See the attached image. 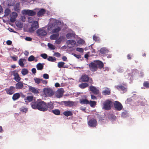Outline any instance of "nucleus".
Wrapping results in <instances>:
<instances>
[{"label":"nucleus","mask_w":149,"mask_h":149,"mask_svg":"<svg viewBox=\"0 0 149 149\" xmlns=\"http://www.w3.org/2000/svg\"><path fill=\"white\" fill-rule=\"evenodd\" d=\"M45 102L41 100H38L36 101L33 102L31 103V107L35 109L45 111Z\"/></svg>","instance_id":"f257e3e1"},{"label":"nucleus","mask_w":149,"mask_h":149,"mask_svg":"<svg viewBox=\"0 0 149 149\" xmlns=\"http://www.w3.org/2000/svg\"><path fill=\"white\" fill-rule=\"evenodd\" d=\"M112 102L111 101L107 100L103 102V109L106 110H109L111 109Z\"/></svg>","instance_id":"f03ea898"},{"label":"nucleus","mask_w":149,"mask_h":149,"mask_svg":"<svg viewBox=\"0 0 149 149\" xmlns=\"http://www.w3.org/2000/svg\"><path fill=\"white\" fill-rule=\"evenodd\" d=\"M44 94L47 97H51L54 95V91L52 88H45L43 89Z\"/></svg>","instance_id":"7ed1b4c3"},{"label":"nucleus","mask_w":149,"mask_h":149,"mask_svg":"<svg viewBox=\"0 0 149 149\" xmlns=\"http://www.w3.org/2000/svg\"><path fill=\"white\" fill-rule=\"evenodd\" d=\"M88 91L95 95H98L100 93V91L99 89L92 85L90 86Z\"/></svg>","instance_id":"20e7f679"},{"label":"nucleus","mask_w":149,"mask_h":149,"mask_svg":"<svg viewBox=\"0 0 149 149\" xmlns=\"http://www.w3.org/2000/svg\"><path fill=\"white\" fill-rule=\"evenodd\" d=\"M6 93L9 95H12L15 91V88L14 86H11L9 87L6 88L4 89Z\"/></svg>","instance_id":"39448f33"},{"label":"nucleus","mask_w":149,"mask_h":149,"mask_svg":"<svg viewBox=\"0 0 149 149\" xmlns=\"http://www.w3.org/2000/svg\"><path fill=\"white\" fill-rule=\"evenodd\" d=\"M39 27L38 23V21H35L32 24L29 30L31 32H33Z\"/></svg>","instance_id":"423d86ee"},{"label":"nucleus","mask_w":149,"mask_h":149,"mask_svg":"<svg viewBox=\"0 0 149 149\" xmlns=\"http://www.w3.org/2000/svg\"><path fill=\"white\" fill-rule=\"evenodd\" d=\"M88 124L90 127H95L97 125V122L95 119L91 118L88 121Z\"/></svg>","instance_id":"0eeeda50"},{"label":"nucleus","mask_w":149,"mask_h":149,"mask_svg":"<svg viewBox=\"0 0 149 149\" xmlns=\"http://www.w3.org/2000/svg\"><path fill=\"white\" fill-rule=\"evenodd\" d=\"M36 33L38 36L40 37L44 36L47 34V32L42 28H40L36 31Z\"/></svg>","instance_id":"6e6552de"},{"label":"nucleus","mask_w":149,"mask_h":149,"mask_svg":"<svg viewBox=\"0 0 149 149\" xmlns=\"http://www.w3.org/2000/svg\"><path fill=\"white\" fill-rule=\"evenodd\" d=\"M45 105L46 106H45L44 109L45 111L47 110H48L49 111H51L52 109H53L54 108L53 104L51 102L47 103H45Z\"/></svg>","instance_id":"1a4fd4ad"},{"label":"nucleus","mask_w":149,"mask_h":149,"mask_svg":"<svg viewBox=\"0 0 149 149\" xmlns=\"http://www.w3.org/2000/svg\"><path fill=\"white\" fill-rule=\"evenodd\" d=\"M115 87L118 91H122L124 92L127 90V86L125 84H123L120 85L115 86Z\"/></svg>","instance_id":"9d476101"},{"label":"nucleus","mask_w":149,"mask_h":149,"mask_svg":"<svg viewBox=\"0 0 149 149\" xmlns=\"http://www.w3.org/2000/svg\"><path fill=\"white\" fill-rule=\"evenodd\" d=\"M64 92V89L63 88L58 89L56 92V97L58 98L61 97L63 95Z\"/></svg>","instance_id":"9b49d317"},{"label":"nucleus","mask_w":149,"mask_h":149,"mask_svg":"<svg viewBox=\"0 0 149 149\" xmlns=\"http://www.w3.org/2000/svg\"><path fill=\"white\" fill-rule=\"evenodd\" d=\"M114 106L117 110L120 111L123 108V106L118 101H116L114 103Z\"/></svg>","instance_id":"f8f14e48"},{"label":"nucleus","mask_w":149,"mask_h":149,"mask_svg":"<svg viewBox=\"0 0 149 149\" xmlns=\"http://www.w3.org/2000/svg\"><path fill=\"white\" fill-rule=\"evenodd\" d=\"M93 62H95V63L97 66V69L98 68L100 69H101L104 66L103 63L100 61L98 60H95Z\"/></svg>","instance_id":"ddd939ff"},{"label":"nucleus","mask_w":149,"mask_h":149,"mask_svg":"<svg viewBox=\"0 0 149 149\" xmlns=\"http://www.w3.org/2000/svg\"><path fill=\"white\" fill-rule=\"evenodd\" d=\"M89 66L91 70L93 72H94L97 70V68L95 62L90 63L89 65Z\"/></svg>","instance_id":"4468645a"},{"label":"nucleus","mask_w":149,"mask_h":149,"mask_svg":"<svg viewBox=\"0 0 149 149\" xmlns=\"http://www.w3.org/2000/svg\"><path fill=\"white\" fill-rule=\"evenodd\" d=\"M14 76V79L17 82H19L21 78L16 70H15L12 72Z\"/></svg>","instance_id":"2eb2a0df"},{"label":"nucleus","mask_w":149,"mask_h":149,"mask_svg":"<svg viewBox=\"0 0 149 149\" xmlns=\"http://www.w3.org/2000/svg\"><path fill=\"white\" fill-rule=\"evenodd\" d=\"M90 79V78L88 76L85 74L81 76L80 79V81L82 82H87Z\"/></svg>","instance_id":"dca6fc26"},{"label":"nucleus","mask_w":149,"mask_h":149,"mask_svg":"<svg viewBox=\"0 0 149 149\" xmlns=\"http://www.w3.org/2000/svg\"><path fill=\"white\" fill-rule=\"evenodd\" d=\"M23 13L29 16H33L36 15V13L33 10H24Z\"/></svg>","instance_id":"f3484780"},{"label":"nucleus","mask_w":149,"mask_h":149,"mask_svg":"<svg viewBox=\"0 0 149 149\" xmlns=\"http://www.w3.org/2000/svg\"><path fill=\"white\" fill-rule=\"evenodd\" d=\"M29 91L34 94H38L39 93V92L38 89L36 88L35 87L30 86L29 88Z\"/></svg>","instance_id":"a211bd4d"},{"label":"nucleus","mask_w":149,"mask_h":149,"mask_svg":"<svg viewBox=\"0 0 149 149\" xmlns=\"http://www.w3.org/2000/svg\"><path fill=\"white\" fill-rule=\"evenodd\" d=\"M24 86L23 84V83L18 82L15 85V88L17 89H21L23 88Z\"/></svg>","instance_id":"6ab92c4d"},{"label":"nucleus","mask_w":149,"mask_h":149,"mask_svg":"<svg viewBox=\"0 0 149 149\" xmlns=\"http://www.w3.org/2000/svg\"><path fill=\"white\" fill-rule=\"evenodd\" d=\"M67 43L68 45H71V46L70 47H72L75 46L76 42L73 40H70L67 41Z\"/></svg>","instance_id":"aec40b11"},{"label":"nucleus","mask_w":149,"mask_h":149,"mask_svg":"<svg viewBox=\"0 0 149 149\" xmlns=\"http://www.w3.org/2000/svg\"><path fill=\"white\" fill-rule=\"evenodd\" d=\"M20 97L19 93H16L13 94L12 96V99L14 101L18 100Z\"/></svg>","instance_id":"412c9836"},{"label":"nucleus","mask_w":149,"mask_h":149,"mask_svg":"<svg viewBox=\"0 0 149 149\" xmlns=\"http://www.w3.org/2000/svg\"><path fill=\"white\" fill-rule=\"evenodd\" d=\"M63 113L65 116L66 117L71 116L73 115L72 111L70 110L64 111Z\"/></svg>","instance_id":"4be33fe9"},{"label":"nucleus","mask_w":149,"mask_h":149,"mask_svg":"<svg viewBox=\"0 0 149 149\" xmlns=\"http://www.w3.org/2000/svg\"><path fill=\"white\" fill-rule=\"evenodd\" d=\"M65 63L63 62H59L58 63V67L59 68H67L68 67L67 65H64Z\"/></svg>","instance_id":"5701e85b"},{"label":"nucleus","mask_w":149,"mask_h":149,"mask_svg":"<svg viewBox=\"0 0 149 149\" xmlns=\"http://www.w3.org/2000/svg\"><path fill=\"white\" fill-rule=\"evenodd\" d=\"M99 51L101 54L107 53L109 52V50L105 47H102L101 48Z\"/></svg>","instance_id":"b1692460"},{"label":"nucleus","mask_w":149,"mask_h":149,"mask_svg":"<svg viewBox=\"0 0 149 149\" xmlns=\"http://www.w3.org/2000/svg\"><path fill=\"white\" fill-rule=\"evenodd\" d=\"M14 10L17 12H19L20 10V4L19 3H16L14 6Z\"/></svg>","instance_id":"393cba45"},{"label":"nucleus","mask_w":149,"mask_h":149,"mask_svg":"<svg viewBox=\"0 0 149 149\" xmlns=\"http://www.w3.org/2000/svg\"><path fill=\"white\" fill-rule=\"evenodd\" d=\"M45 10L44 9H40L37 13V16L38 17H41L42 15L45 14Z\"/></svg>","instance_id":"a878e982"},{"label":"nucleus","mask_w":149,"mask_h":149,"mask_svg":"<svg viewBox=\"0 0 149 149\" xmlns=\"http://www.w3.org/2000/svg\"><path fill=\"white\" fill-rule=\"evenodd\" d=\"M80 102L81 104H89V101L87 99H82L80 100Z\"/></svg>","instance_id":"bb28decb"},{"label":"nucleus","mask_w":149,"mask_h":149,"mask_svg":"<svg viewBox=\"0 0 149 149\" xmlns=\"http://www.w3.org/2000/svg\"><path fill=\"white\" fill-rule=\"evenodd\" d=\"M44 64L39 63L36 65V68L38 70H42L43 68Z\"/></svg>","instance_id":"cd10ccee"},{"label":"nucleus","mask_w":149,"mask_h":149,"mask_svg":"<svg viewBox=\"0 0 149 149\" xmlns=\"http://www.w3.org/2000/svg\"><path fill=\"white\" fill-rule=\"evenodd\" d=\"M89 86L88 84L87 83H82L79 85V87L81 89H84L87 87Z\"/></svg>","instance_id":"c85d7f7f"},{"label":"nucleus","mask_w":149,"mask_h":149,"mask_svg":"<svg viewBox=\"0 0 149 149\" xmlns=\"http://www.w3.org/2000/svg\"><path fill=\"white\" fill-rule=\"evenodd\" d=\"M111 93V90L109 88L104 90L102 92V94L104 95H109Z\"/></svg>","instance_id":"c756f323"},{"label":"nucleus","mask_w":149,"mask_h":149,"mask_svg":"<svg viewBox=\"0 0 149 149\" xmlns=\"http://www.w3.org/2000/svg\"><path fill=\"white\" fill-rule=\"evenodd\" d=\"M63 39L64 38L63 36H61L58 38L56 39L55 43L59 45L61 43Z\"/></svg>","instance_id":"7c9ffc66"},{"label":"nucleus","mask_w":149,"mask_h":149,"mask_svg":"<svg viewBox=\"0 0 149 149\" xmlns=\"http://www.w3.org/2000/svg\"><path fill=\"white\" fill-rule=\"evenodd\" d=\"M59 36V34L58 33L53 34L51 35L50 38L52 40H56L57 38Z\"/></svg>","instance_id":"2f4dec72"},{"label":"nucleus","mask_w":149,"mask_h":149,"mask_svg":"<svg viewBox=\"0 0 149 149\" xmlns=\"http://www.w3.org/2000/svg\"><path fill=\"white\" fill-rule=\"evenodd\" d=\"M51 112L56 115H59L60 114V111L58 109H55L52 110Z\"/></svg>","instance_id":"473e14b6"},{"label":"nucleus","mask_w":149,"mask_h":149,"mask_svg":"<svg viewBox=\"0 0 149 149\" xmlns=\"http://www.w3.org/2000/svg\"><path fill=\"white\" fill-rule=\"evenodd\" d=\"M62 103H63L66 106H70L72 104V102L70 101H62Z\"/></svg>","instance_id":"72a5a7b5"},{"label":"nucleus","mask_w":149,"mask_h":149,"mask_svg":"<svg viewBox=\"0 0 149 149\" xmlns=\"http://www.w3.org/2000/svg\"><path fill=\"white\" fill-rule=\"evenodd\" d=\"M61 30V28L59 27H57L56 28H54L53 29L52 31V33H57L60 31Z\"/></svg>","instance_id":"f704fd0d"},{"label":"nucleus","mask_w":149,"mask_h":149,"mask_svg":"<svg viewBox=\"0 0 149 149\" xmlns=\"http://www.w3.org/2000/svg\"><path fill=\"white\" fill-rule=\"evenodd\" d=\"M28 73V71L27 69L24 68L22 69L21 73L23 75L27 74Z\"/></svg>","instance_id":"c9c22d12"},{"label":"nucleus","mask_w":149,"mask_h":149,"mask_svg":"<svg viewBox=\"0 0 149 149\" xmlns=\"http://www.w3.org/2000/svg\"><path fill=\"white\" fill-rule=\"evenodd\" d=\"M129 116L128 113L127 111H124L122 113L121 117L123 118H125Z\"/></svg>","instance_id":"e433bc0d"},{"label":"nucleus","mask_w":149,"mask_h":149,"mask_svg":"<svg viewBox=\"0 0 149 149\" xmlns=\"http://www.w3.org/2000/svg\"><path fill=\"white\" fill-rule=\"evenodd\" d=\"M89 104L91 107H93L96 105V103L95 101H90Z\"/></svg>","instance_id":"4c0bfd02"},{"label":"nucleus","mask_w":149,"mask_h":149,"mask_svg":"<svg viewBox=\"0 0 149 149\" xmlns=\"http://www.w3.org/2000/svg\"><path fill=\"white\" fill-rule=\"evenodd\" d=\"M23 59H20L18 63L20 66L23 67L24 65V64L23 63Z\"/></svg>","instance_id":"58836bf2"},{"label":"nucleus","mask_w":149,"mask_h":149,"mask_svg":"<svg viewBox=\"0 0 149 149\" xmlns=\"http://www.w3.org/2000/svg\"><path fill=\"white\" fill-rule=\"evenodd\" d=\"M143 86L147 88H149V82L148 81H145L143 84Z\"/></svg>","instance_id":"ea45409f"},{"label":"nucleus","mask_w":149,"mask_h":149,"mask_svg":"<svg viewBox=\"0 0 149 149\" xmlns=\"http://www.w3.org/2000/svg\"><path fill=\"white\" fill-rule=\"evenodd\" d=\"M47 60L53 62L56 60V58L54 57L49 56Z\"/></svg>","instance_id":"a19ab883"},{"label":"nucleus","mask_w":149,"mask_h":149,"mask_svg":"<svg viewBox=\"0 0 149 149\" xmlns=\"http://www.w3.org/2000/svg\"><path fill=\"white\" fill-rule=\"evenodd\" d=\"M48 46L50 49L52 50H54L55 49V46L49 43L48 44Z\"/></svg>","instance_id":"79ce46f5"},{"label":"nucleus","mask_w":149,"mask_h":149,"mask_svg":"<svg viewBox=\"0 0 149 149\" xmlns=\"http://www.w3.org/2000/svg\"><path fill=\"white\" fill-rule=\"evenodd\" d=\"M34 80L35 82L38 84H39L41 82V79L36 77L34 78Z\"/></svg>","instance_id":"37998d69"},{"label":"nucleus","mask_w":149,"mask_h":149,"mask_svg":"<svg viewBox=\"0 0 149 149\" xmlns=\"http://www.w3.org/2000/svg\"><path fill=\"white\" fill-rule=\"evenodd\" d=\"M73 36V35L72 33H68L66 35V37L68 39L70 38Z\"/></svg>","instance_id":"c03bdc74"},{"label":"nucleus","mask_w":149,"mask_h":149,"mask_svg":"<svg viewBox=\"0 0 149 149\" xmlns=\"http://www.w3.org/2000/svg\"><path fill=\"white\" fill-rule=\"evenodd\" d=\"M5 15L7 16L10 13V10L8 8L6 9L5 11Z\"/></svg>","instance_id":"a18cd8bd"},{"label":"nucleus","mask_w":149,"mask_h":149,"mask_svg":"<svg viewBox=\"0 0 149 149\" xmlns=\"http://www.w3.org/2000/svg\"><path fill=\"white\" fill-rule=\"evenodd\" d=\"M93 39L95 41H99L100 39L99 37L95 35H94L93 36Z\"/></svg>","instance_id":"49530a36"},{"label":"nucleus","mask_w":149,"mask_h":149,"mask_svg":"<svg viewBox=\"0 0 149 149\" xmlns=\"http://www.w3.org/2000/svg\"><path fill=\"white\" fill-rule=\"evenodd\" d=\"M35 57L33 55H31L30 56L28 59L29 61H32L34 60Z\"/></svg>","instance_id":"de8ad7c7"},{"label":"nucleus","mask_w":149,"mask_h":149,"mask_svg":"<svg viewBox=\"0 0 149 149\" xmlns=\"http://www.w3.org/2000/svg\"><path fill=\"white\" fill-rule=\"evenodd\" d=\"M20 110L23 112H26L28 110L27 108L22 107L20 109Z\"/></svg>","instance_id":"09e8293b"},{"label":"nucleus","mask_w":149,"mask_h":149,"mask_svg":"<svg viewBox=\"0 0 149 149\" xmlns=\"http://www.w3.org/2000/svg\"><path fill=\"white\" fill-rule=\"evenodd\" d=\"M33 97L32 96H28L26 97L27 100L29 102L32 101L33 100Z\"/></svg>","instance_id":"8fccbe9b"},{"label":"nucleus","mask_w":149,"mask_h":149,"mask_svg":"<svg viewBox=\"0 0 149 149\" xmlns=\"http://www.w3.org/2000/svg\"><path fill=\"white\" fill-rule=\"evenodd\" d=\"M40 56L43 58L46 59L47 57V55L46 54H42L40 55Z\"/></svg>","instance_id":"3c124183"},{"label":"nucleus","mask_w":149,"mask_h":149,"mask_svg":"<svg viewBox=\"0 0 149 149\" xmlns=\"http://www.w3.org/2000/svg\"><path fill=\"white\" fill-rule=\"evenodd\" d=\"M76 51L79 52H84V50L83 49L81 48L77 47L76 48Z\"/></svg>","instance_id":"603ef678"},{"label":"nucleus","mask_w":149,"mask_h":149,"mask_svg":"<svg viewBox=\"0 0 149 149\" xmlns=\"http://www.w3.org/2000/svg\"><path fill=\"white\" fill-rule=\"evenodd\" d=\"M43 77L44 78L46 79H48L49 78L48 74L46 73L44 74Z\"/></svg>","instance_id":"864d4df0"},{"label":"nucleus","mask_w":149,"mask_h":149,"mask_svg":"<svg viewBox=\"0 0 149 149\" xmlns=\"http://www.w3.org/2000/svg\"><path fill=\"white\" fill-rule=\"evenodd\" d=\"M15 18V17H13L12 16H11L10 19V21L12 22H14L16 20Z\"/></svg>","instance_id":"5fc2aeb1"},{"label":"nucleus","mask_w":149,"mask_h":149,"mask_svg":"<svg viewBox=\"0 0 149 149\" xmlns=\"http://www.w3.org/2000/svg\"><path fill=\"white\" fill-rule=\"evenodd\" d=\"M72 54L75 57H76L77 58L79 59L81 58V55H77L75 54Z\"/></svg>","instance_id":"6e6d98bb"},{"label":"nucleus","mask_w":149,"mask_h":149,"mask_svg":"<svg viewBox=\"0 0 149 149\" xmlns=\"http://www.w3.org/2000/svg\"><path fill=\"white\" fill-rule=\"evenodd\" d=\"M10 58L12 59L14 61H15L17 60V56H11Z\"/></svg>","instance_id":"4d7b16f0"},{"label":"nucleus","mask_w":149,"mask_h":149,"mask_svg":"<svg viewBox=\"0 0 149 149\" xmlns=\"http://www.w3.org/2000/svg\"><path fill=\"white\" fill-rule=\"evenodd\" d=\"M91 99L92 100H97V97L95 96V95H91Z\"/></svg>","instance_id":"13d9d810"},{"label":"nucleus","mask_w":149,"mask_h":149,"mask_svg":"<svg viewBox=\"0 0 149 149\" xmlns=\"http://www.w3.org/2000/svg\"><path fill=\"white\" fill-rule=\"evenodd\" d=\"M25 40L28 41H31L32 40V39L30 37H26L25 38Z\"/></svg>","instance_id":"bf43d9fd"},{"label":"nucleus","mask_w":149,"mask_h":149,"mask_svg":"<svg viewBox=\"0 0 149 149\" xmlns=\"http://www.w3.org/2000/svg\"><path fill=\"white\" fill-rule=\"evenodd\" d=\"M41 81L43 83V84H46L47 83V81L45 80H43L41 79Z\"/></svg>","instance_id":"052dcab7"},{"label":"nucleus","mask_w":149,"mask_h":149,"mask_svg":"<svg viewBox=\"0 0 149 149\" xmlns=\"http://www.w3.org/2000/svg\"><path fill=\"white\" fill-rule=\"evenodd\" d=\"M6 43L8 45H10L12 44V42L10 40H8L6 42Z\"/></svg>","instance_id":"680f3d73"},{"label":"nucleus","mask_w":149,"mask_h":149,"mask_svg":"<svg viewBox=\"0 0 149 149\" xmlns=\"http://www.w3.org/2000/svg\"><path fill=\"white\" fill-rule=\"evenodd\" d=\"M33 74H35L36 72V68H33L31 70Z\"/></svg>","instance_id":"e2e57ef3"},{"label":"nucleus","mask_w":149,"mask_h":149,"mask_svg":"<svg viewBox=\"0 0 149 149\" xmlns=\"http://www.w3.org/2000/svg\"><path fill=\"white\" fill-rule=\"evenodd\" d=\"M62 59L64 61H67V58L65 56H63L62 57Z\"/></svg>","instance_id":"0e129e2a"},{"label":"nucleus","mask_w":149,"mask_h":149,"mask_svg":"<svg viewBox=\"0 0 149 149\" xmlns=\"http://www.w3.org/2000/svg\"><path fill=\"white\" fill-rule=\"evenodd\" d=\"M127 59H128L130 60L132 58V57H131V55L130 54H128L127 55Z\"/></svg>","instance_id":"69168bd1"},{"label":"nucleus","mask_w":149,"mask_h":149,"mask_svg":"<svg viewBox=\"0 0 149 149\" xmlns=\"http://www.w3.org/2000/svg\"><path fill=\"white\" fill-rule=\"evenodd\" d=\"M55 55L57 57H59L60 56V54L58 52H56Z\"/></svg>","instance_id":"338daca9"},{"label":"nucleus","mask_w":149,"mask_h":149,"mask_svg":"<svg viewBox=\"0 0 149 149\" xmlns=\"http://www.w3.org/2000/svg\"><path fill=\"white\" fill-rule=\"evenodd\" d=\"M12 15L14 16L13 17H15V18L17 16V14L16 13H12Z\"/></svg>","instance_id":"774afa93"}]
</instances>
